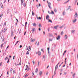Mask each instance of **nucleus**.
I'll use <instances>...</instances> for the list:
<instances>
[{
	"mask_svg": "<svg viewBox=\"0 0 78 78\" xmlns=\"http://www.w3.org/2000/svg\"><path fill=\"white\" fill-rule=\"evenodd\" d=\"M48 22H51V23H52V21L50 20H48Z\"/></svg>",
	"mask_w": 78,
	"mask_h": 78,
	"instance_id": "nucleus-29",
	"label": "nucleus"
},
{
	"mask_svg": "<svg viewBox=\"0 0 78 78\" xmlns=\"http://www.w3.org/2000/svg\"><path fill=\"white\" fill-rule=\"evenodd\" d=\"M66 14V13L64 12H63V16H64V15H65Z\"/></svg>",
	"mask_w": 78,
	"mask_h": 78,
	"instance_id": "nucleus-35",
	"label": "nucleus"
},
{
	"mask_svg": "<svg viewBox=\"0 0 78 78\" xmlns=\"http://www.w3.org/2000/svg\"><path fill=\"white\" fill-rule=\"evenodd\" d=\"M78 1V0H76L75 2V4H76V3H77V1Z\"/></svg>",
	"mask_w": 78,
	"mask_h": 78,
	"instance_id": "nucleus-40",
	"label": "nucleus"
},
{
	"mask_svg": "<svg viewBox=\"0 0 78 78\" xmlns=\"http://www.w3.org/2000/svg\"><path fill=\"white\" fill-rule=\"evenodd\" d=\"M6 30H7V29L6 28H5L4 30V33H5V32H6Z\"/></svg>",
	"mask_w": 78,
	"mask_h": 78,
	"instance_id": "nucleus-25",
	"label": "nucleus"
},
{
	"mask_svg": "<svg viewBox=\"0 0 78 78\" xmlns=\"http://www.w3.org/2000/svg\"><path fill=\"white\" fill-rule=\"evenodd\" d=\"M42 74V72L41 71H40L39 73V75H40V76H41Z\"/></svg>",
	"mask_w": 78,
	"mask_h": 78,
	"instance_id": "nucleus-11",
	"label": "nucleus"
},
{
	"mask_svg": "<svg viewBox=\"0 0 78 78\" xmlns=\"http://www.w3.org/2000/svg\"><path fill=\"white\" fill-rule=\"evenodd\" d=\"M47 3L48 4V6L49 7V8H50V9H51V3H50V2H49L48 1H47Z\"/></svg>",
	"mask_w": 78,
	"mask_h": 78,
	"instance_id": "nucleus-1",
	"label": "nucleus"
},
{
	"mask_svg": "<svg viewBox=\"0 0 78 78\" xmlns=\"http://www.w3.org/2000/svg\"><path fill=\"white\" fill-rule=\"evenodd\" d=\"M41 51H43V52H44V49H41Z\"/></svg>",
	"mask_w": 78,
	"mask_h": 78,
	"instance_id": "nucleus-51",
	"label": "nucleus"
},
{
	"mask_svg": "<svg viewBox=\"0 0 78 78\" xmlns=\"http://www.w3.org/2000/svg\"><path fill=\"white\" fill-rule=\"evenodd\" d=\"M4 40H5V38H4L2 41V42H4Z\"/></svg>",
	"mask_w": 78,
	"mask_h": 78,
	"instance_id": "nucleus-60",
	"label": "nucleus"
},
{
	"mask_svg": "<svg viewBox=\"0 0 78 78\" xmlns=\"http://www.w3.org/2000/svg\"><path fill=\"white\" fill-rule=\"evenodd\" d=\"M19 42V41H17L16 44H15V45H16L18 43V42Z\"/></svg>",
	"mask_w": 78,
	"mask_h": 78,
	"instance_id": "nucleus-36",
	"label": "nucleus"
},
{
	"mask_svg": "<svg viewBox=\"0 0 78 78\" xmlns=\"http://www.w3.org/2000/svg\"><path fill=\"white\" fill-rule=\"evenodd\" d=\"M65 37L66 39H67V35H66L65 36Z\"/></svg>",
	"mask_w": 78,
	"mask_h": 78,
	"instance_id": "nucleus-22",
	"label": "nucleus"
},
{
	"mask_svg": "<svg viewBox=\"0 0 78 78\" xmlns=\"http://www.w3.org/2000/svg\"><path fill=\"white\" fill-rule=\"evenodd\" d=\"M49 41H53V39L52 38H49Z\"/></svg>",
	"mask_w": 78,
	"mask_h": 78,
	"instance_id": "nucleus-17",
	"label": "nucleus"
},
{
	"mask_svg": "<svg viewBox=\"0 0 78 78\" xmlns=\"http://www.w3.org/2000/svg\"><path fill=\"white\" fill-rule=\"evenodd\" d=\"M45 55H44L43 58V61H45Z\"/></svg>",
	"mask_w": 78,
	"mask_h": 78,
	"instance_id": "nucleus-5",
	"label": "nucleus"
},
{
	"mask_svg": "<svg viewBox=\"0 0 78 78\" xmlns=\"http://www.w3.org/2000/svg\"><path fill=\"white\" fill-rule=\"evenodd\" d=\"M13 73H15V71L14 70H13Z\"/></svg>",
	"mask_w": 78,
	"mask_h": 78,
	"instance_id": "nucleus-45",
	"label": "nucleus"
},
{
	"mask_svg": "<svg viewBox=\"0 0 78 78\" xmlns=\"http://www.w3.org/2000/svg\"><path fill=\"white\" fill-rule=\"evenodd\" d=\"M32 16L34 15V12H33V11H32Z\"/></svg>",
	"mask_w": 78,
	"mask_h": 78,
	"instance_id": "nucleus-48",
	"label": "nucleus"
},
{
	"mask_svg": "<svg viewBox=\"0 0 78 78\" xmlns=\"http://www.w3.org/2000/svg\"><path fill=\"white\" fill-rule=\"evenodd\" d=\"M11 71H12V69H11V70H10V72H11Z\"/></svg>",
	"mask_w": 78,
	"mask_h": 78,
	"instance_id": "nucleus-63",
	"label": "nucleus"
},
{
	"mask_svg": "<svg viewBox=\"0 0 78 78\" xmlns=\"http://www.w3.org/2000/svg\"><path fill=\"white\" fill-rule=\"evenodd\" d=\"M46 18L47 20H49V15H47Z\"/></svg>",
	"mask_w": 78,
	"mask_h": 78,
	"instance_id": "nucleus-7",
	"label": "nucleus"
},
{
	"mask_svg": "<svg viewBox=\"0 0 78 78\" xmlns=\"http://www.w3.org/2000/svg\"><path fill=\"white\" fill-rule=\"evenodd\" d=\"M38 19H39V20H41V17H39Z\"/></svg>",
	"mask_w": 78,
	"mask_h": 78,
	"instance_id": "nucleus-57",
	"label": "nucleus"
},
{
	"mask_svg": "<svg viewBox=\"0 0 78 78\" xmlns=\"http://www.w3.org/2000/svg\"><path fill=\"white\" fill-rule=\"evenodd\" d=\"M4 43H3L1 45V48H2V47H3V45H4Z\"/></svg>",
	"mask_w": 78,
	"mask_h": 78,
	"instance_id": "nucleus-34",
	"label": "nucleus"
},
{
	"mask_svg": "<svg viewBox=\"0 0 78 78\" xmlns=\"http://www.w3.org/2000/svg\"><path fill=\"white\" fill-rule=\"evenodd\" d=\"M22 53H23V55H24V54H25V52H23H23H22Z\"/></svg>",
	"mask_w": 78,
	"mask_h": 78,
	"instance_id": "nucleus-53",
	"label": "nucleus"
},
{
	"mask_svg": "<svg viewBox=\"0 0 78 78\" xmlns=\"http://www.w3.org/2000/svg\"><path fill=\"white\" fill-rule=\"evenodd\" d=\"M55 72H56V71H55H55L54 72V75H56V73Z\"/></svg>",
	"mask_w": 78,
	"mask_h": 78,
	"instance_id": "nucleus-41",
	"label": "nucleus"
},
{
	"mask_svg": "<svg viewBox=\"0 0 78 78\" xmlns=\"http://www.w3.org/2000/svg\"><path fill=\"white\" fill-rule=\"evenodd\" d=\"M39 63H40L39 62H38V66H39Z\"/></svg>",
	"mask_w": 78,
	"mask_h": 78,
	"instance_id": "nucleus-44",
	"label": "nucleus"
},
{
	"mask_svg": "<svg viewBox=\"0 0 78 78\" xmlns=\"http://www.w3.org/2000/svg\"><path fill=\"white\" fill-rule=\"evenodd\" d=\"M22 45H20V48H22Z\"/></svg>",
	"mask_w": 78,
	"mask_h": 78,
	"instance_id": "nucleus-56",
	"label": "nucleus"
},
{
	"mask_svg": "<svg viewBox=\"0 0 78 78\" xmlns=\"http://www.w3.org/2000/svg\"><path fill=\"white\" fill-rule=\"evenodd\" d=\"M76 19L75 18L73 20V23H75V22H76Z\"/></svg>",
	"mask_w": 78,
	"mask_h": 78,
	"instance_id": "nucleus-8",
	"label": "nucleus"
},
{
	"mask_svg": "<svg viewBox=\"0 0 78 78\" xmlns=\"http://www.w3.org/2000/svg\"><path fill=\"white\" fill-rule=\"evenodd\" d=\"M3 13L2 12L1 13V15L0 16V19L2 18V17H3Z\"/></svg>",
	"mask_w": 78,
	"mask_h": 78,
	"instance_id": "nucleus-4",
	"label": "nucleus"
},
{
	"mask_svg": "<svg viewBox=\"0 0 78 78\" xmlns=\"http://www.w3.org/2000/svg\"><path fill=\"white\" fill-rule=\"evenodd\" d=\"M9 59L7 62V63H8V62H9Z\"/></svg>",
	"mask_w": 78,
	"mask_h": 78,
	"instance_id": "nucleus-50",
	"label": "nucleus"
},
{
	"mask_svg": "<svg viewBox=\"0 0 78 78\" xmlns=\"http://www.w3.org/2000/svg\"><path fill=\"white\" fill-rule=\"evenodd\" d=\"M64 34V32H63V31H62L61 33V35L62 36Z\"/></svg>",
	"mask_w": 78,
	"mask_h": 78,
	"instance_id": "nucleus-23",
	"label": "nucleus"
},
{
	"mask_svg": "<svg viewBox=\"0 0 78 78\" xmlns=\"http://www.w3.org/2000/svg\"><path fill=\"white\" fill-rule=\"evenodd\" d=\"M23 5H24V7H25V6H26V5L25 4V3H24Z\"/></svg>",
	"mask_w": 78,
	"mask_h": 78,
	"instance_id": "nucleus-37",
	"label": "nucleus"
},
{
	"mask_svg": "<svg viewBox=\"0 0 78 78\" xmlns=\"http://www.w3.org/2000/svg\"><path fill=\"white\" fill-rule=\"evenodd\" d=\"M49 50H50V48H48V53L49 54Z\"/></svg>",
	"mask_w": 78,
	"mask_h": 78,
	"instance_id": "nucleus-26",
	"label": "nucleus"
},
{
	"mask_svg": "<svg viewBox=\"0 0 78 78\" xmlns=\"http://www.w3.org/2000/svg\"><path fill=\"white\" fill-rule=\"evenodd\" d=\"M32 33H33L35 30V28H32Z\"/></svg>",
	"mask_w": 78,
	"mask_h": 78,
	"instance_id": "nucleus-10",
	"label": "nucleus"
},
{
	"mask_svg": "<svg viewBox=\"0 0 78 78\" xmlns=\"http://www.w3.org/2000/svg\"><path fill=\"white\" fill-rule=\"evenodd\" d=\"M32 25L33 26V27H36V23H34L32 24Z\"/></svg>",
	"mask_w": 78,
	"mask_h": 78,
	"instance_id": "nucleus-6",
	"label": "nucleus"
},
{
	"mask_svg": "<svg viewBox=\"0 0 78 78\" xmlns=\"http://www.w3.org/2000/svg\"><path fill=\"white\" fill-rule=\"evenodd\" d=\"M75 30H72L71 31V32L72 33H75Z\"/></svg>",
	"mask_w": 78,
	"mask_h": 78,
	"instance_id": "nucleus-20",
	"label": "nucleus"
},
{
	"mask_svg": "<svg viewBox=\"0 0 78 78\" xmlns=\"http://www.w3.org/2000/svg\"><path fill=\"white\" fill-rule=\"evenodd\" d=\"M28 76V74H26L25 76V77L26 78H27V77Z\"/></svg>",
	"mask_w": 78,
	"mask_h": 78,
	"instance_id": "nucleus-31",
	"label": "nucleus"
},
{
	"mask_svg": "<svg viewBox=\"0 0 78 78\" xmlns=\"http://www.w3.org/2000/svg\"><path fill=\"white\" fill-rule=\"evenodd\" d=\"M27 70H30V68H29L28 67V68H27Z\"/></svg>",
	"mask_w": 78,
	"mask_h": 78,
	"instance_id": "nucleus-61",
	"label": "nucleus"
},
{
	"mask_svg": "<svg viewBox=\"0 0 78 78\" xmlns=\"http://www.w3.org/2000/svg\"><path fill=\"white\" fill-rule=\"evenodd\" d=\"M2 62H1V64H0V66H2Z\"/></svg>",
	"mask_w": 78,
	"mask_h": 78,
	"instance_id": "nucleus-58",
	"label": "nucleus"
},
{
	"mask_svg": "<svg viewBox=\"0 0 78 78\" xmlns=\"http://www.w3.org/2000/svg\"><path fill=\"white\" fill-rule=\"evenodd\" d=\"M32 75H33V76L34 75V73H33V72L32 73Z\"/></svg>",
	"mask_w": 78,
	"mask_h": 78,
	"instance_id": "nucleus-59",
	"label": "nucleus"
},
{
	"mask_svg": "<svg viewBox=\"0 0 78 78\" xmlns=\"http://www.w3.org/2000/svg\"><path fill=\"white\" fill-rule=\"evenodd\" d=\"M27 22H26L25 23V27H26L25 29H26V28H27Z\"/></svg>",
	"mask_w": 78,
	"mask_h": 78,
	"instance_id": "nucleus-27",
	"label": "nucleus"
},
{
	"mask_svg": "<svg viewBox=\"0 0 78 78\" xmlns=\"http://www.w3.org/2000/svg\"><path fill=\"white\" fill-rule=\"evenodd\" d=\"M60 39V36L58 35V37H57V40H59Z\"/></svg>",
	"mask_w": 78,
	"mask_h": 78,
	"instance_id": "nucleus-9",
	"label": "nucleus"
},
{
	"mask_svg": "<svg viewBox=\"0 0 78 78\" xmlns=\"http://www.w3.org/2000/svg\"><path fill=\"white\" fill-rule=\"evenodd\" d=\"M70 0H68L67 1H66V2H65V3H68V2H69V1Z\"/></svg>",
	"mask_w": 78,
	"mask_h": 78,
	"instance_id": "nucleus-28",
	"label": "nucleus"
},
{
	"mask_svg": "<svg viewBox=\"0 0 78 78\" xmlns=\"http://www.w3.org/2000/svg\"><path fill=\"white\" fill-rule=\"evenodd\" d=\"M75 73H74V74L73 75V78H74V77H75Z\"/></svg>",
	"mask_w": 78,
	"mask_h": 78,
	"instance_id": "nucleus-43",
	"label": "nucleus"
},
{
	"mask_svg": "<svg viewBox=\"0 0 78 78\" xmlns=\"http://www.w3.org/2000/svg\"><path fill=\"white\" fill-rule=\"evenodd\" d=\"M30 41L32 42H35V41H36L35 39H33V38H31V39L30 40Z\"/></svg>",
	"mask_w": 78,
	"mask_h": 78,
	"instance_id": "nucleus-3",
	"label": "nucleus"
},
{
	"mask_svg": "<svg viewBox=\"0 0 78 78\" xmlns=\"http://www.w3.org/2000/svg\"><path fill=\"white\" fill-rule=\"evenodd\" d=\"M39 45V41H38L37 43V45Z\"/></svg>",
	"mask_w": 78,
	"mask_h": 78,
	"instance_id": "nucleus-47",
	"label": "nucleus"
},
{
	"mask_svg": "<svg viewBox=\"0 0 78 78\" xmlns=\"http://www.w3.org/2000/svg\"><path fill=\"white\" fill-rule=\"evenodd\" d=\"M21 3H23V1L21 0Z\"/></svg>",
	"mask_w": 78,
	"mask_h": 78,
	"instance_id": "nucleus-49",
	"label": "nucleus"
},
{
	"mask_svg": "<svg viewBox=\"0 0 78 78\" xmlns=\"http://www.w3.org/2000/svg\"><path fill=\"white\" fill-rule=\"evenodd\" d=\"M32 62L33 63V64L34 65V60H33L32 61Z\"/></svg>",
	"mask_w": 78,
	"mask_h": 78,
	"instance_id": "nucleus-39",
	"label": "nucleus"
},
{
	"mask_svg": "<svg viewBox=\"0 0 78 78\" xmlns=\"http://www.w3.org/2000/svg\"><path fill=\"white\" fill-rule=\"evenodd\" d=\"M54 11L55 12H57V10H56V9L54 8Z\"/></svg>",
	"mask_w": 78,
	"mask_h": 78,
	"instance_id": "nucleus-15",
	"label": "nucleus"
},
{
	"mask_svg": "<svg viewBox=\"0 0 78 78\" xmlns=\"http://www.w3.org/2000/svg\"><path fill=\"white\" fill-rule=\"evenodd\" d=\"M47 30H48V31L49 32L50 31V28H48V29H47Z\"/></svg>",
	"mask_w": 78,
	"mask_h": 78,
	"instance_id": "nucleus-46",
	"label": "nucleus"
},
{
	"mask_svg": "<svg viewBox=\"0 0 78 78\" xmlns=\"http://www.w3.org/2000/svg\"><path fill=\"white\" fill-rule=\"evenodd\" d=\"M13 29H14V27L13 26L12 27V34H11V36L12 37V36L14 34H13Z\"/></svg>",
	"mask_w": 78,
	"mask_h": 78,
	"instance_id": "nucleus-2",
	"label": "nucleus"
},
{
	"mask_svg": "<svg viewBox=\"0 0 78 78\" xmlns=\"http://www.w3.org/2000/svg\"><path fill=\"white\" fill-rule=\"evenodd\" d=\"M58 26H55L54 27V28H55V29H57L58 28Z\"/></svg>",
	"mask_w": 78,
	"mask_h": 78,
	"instance_id": "nucleus-12",
	"label": "nucleus"
},
{
	"mask_svg": "<svg viewBox=\"0 0 78 78\" xmlns=\"http://www.w3.org/2000/svg\"><path fill=\"white\" fill-rule=\"evenodd\" d=\"M29 48L28 49V51H30V50H31V46H29Z\"/></svg>",
	"mask_w": 78,
	"mask_h": 78,
	"instance_id": "nucleus-13",
	"label": "nucleus"
},
{
	"mask_svg": "<svg viewBox=\"0 0 78 78\" xmlns=\"http://www.w3.org/2000/svg\"><path fill=\"white\" fill-rule=\"evenodd\" d=\"M32 77H33V76H31L29 77V78H32Z\"/></svg>",
	"mask_w": 78,
	"mask_h": 78,
	"instance_id": "nucleus-62",
	"label": "nucleus"
},
{
	"mask_svg": "<svg viewBox=\"0 0 78 78\" xmlns=\"http://www.w3.org/2000/svg\"><path fill=\"white\" fill-rule=\"evenodd\" d=\"M51 14H54V12H53V11H51Z\"/></svg>",
	"mask_w": 78,
	"mask_h": 78,
	"instance_id": "nucleus-33",
	"label": "nucleus"
},
{
	"mask_svg": "<svg viewBox=\"0 0 78 78\" xmlns=\"http://www.w3.org/2000/svg\"><path fill=\"white\" fill-rule=\"evenodd\" d=\"M8 57V56H7V57H6V58H5V60H6V59H7Z\"/></svg>",
	"mask_w": 78,
	"mask_h": 78,
	"instance_id": "nucleus-54",
	"label": "nucleus"
},
{
	"mask_svg": "<svg viewBox=\"0 0 78 78\" xmlns=\"http://www.w3.org/2000/svg\"><path fill=\"white\" fill-rule=\"evenodd\" d=\"M26 69H25V70H27V69H28V65H26Z\"/></svg>",
	"mask_w": 78,
	"mask_h": 78,
	"instance_id": "nucleus-16",
	"label": "nucleus"
},
{
	"mask_svg": "<svg viewBox=\"0 0 78 78\" xmlns=\"http://www.w3.org/2000/svg\"><path fill=\"white\" fill-rule=\"evenodd\" d=\"M38 26L39 28H41V23H39V24H38Z\"/></svg>",
	"mask_w": 78,
	"mask_h": 78,
	"instance_id": "nucleus-14",
	"label": "nucleus"
},
{
	"mask_svg": "<svg viewBox=\"0 0 78 78\" xmlns=\"http://www.w3.org/2000/svg\"><path fill=\"white\" fill-rule=\"evenodd\" d=\"M1 6L2 8H3V4H2V2L1 3Z\"/></svg>",
	"mask_w": 78,
	"mask_h": 78,
	"instance_id": "nucleus-18",
	"label": "nucleus"
},
{
	"mask_svg": "<svg viewBox=\"0 0 78 78\" xmlns=\"http://www.w3.org/2000/svg\"><path fill=\"white\" fill-rule=\"evenodd\" d=\"M59 63H60V62H58V63L56 65V66H58L59 64Z\"/></svg>",
	"mask_w": 78,
	"mask_h": 78,
	"instance_id": "nucleus-52",
	"label": "nucleus"
},
{
	"mask_svg": "<svg viewBox=\"0 0 78 78\" xmlns=\"http://www.w3.org/2000/svg\"><path fill=\"white\" fill-rule=\"evenodd\" d=\"M6 22H5V23L4 24V25H3L4 27H5V26H6Z\"/></svg>",
	"mask_w": 78,
	"mask_h": 78,
	"instance_id": "nucleus-32",
	"label": "nucleus"
},
{
	"mask_svg": "<svg viewBox=\"0 0 78 78\" xmlns=\"http://www.w3.org/2000/svg\"><path fill=\"white\" fill-rule=\"evenodd\" d=\"M38 30H39V31H41V28H39L38 29Z\"/></svg>",
	"mask_w": 78,
	"mask_h": 78,
	"instance_id": "nucleus-64",
	"label": "nucleus"
},
{
	"mask_svg": "<svg viewBox=\"0 0 78 78\" xmlns=\"http://www.w3.org/2000/svg\"><path fill=\"white\" fill-rule=\"evenodd\" d=\"M37 72H38V69L36 68L35 70V72L37 73Z\"/></svg>",
	"mask_w": 78,
	"mask_h": 78,
	"instance_id": "nucleus-21",
	"label": "nucleus"
},
{
	"mask_svg": "<svg viewBox=\"0 0 78 78\" xmlns=\"http://www.w3.org/2000/svg\"><path fill=\"white\" fill-rule=\"evenodd\" d=\"M29 53H30V52H29V51H28L26 53V55H29Z\"/></svg>",
	"mask_w": 78,
	"mask_h": 78,
	"instance_id": "nucleus-24",
	"label": "nucleus"
},
{
	"mask_svg": "<svg viewBox=\"0 0 78 78\" xmlns=\"http://www.w3.org/2000/svg\"><path fill=\"white\" fill-rule=\"evenodd\" d=\"M21 63H22V62H20L19 63V65H20H20H21Z\"/></svg>",
	"mask_w": 78,
	"mask_h": 78,
	"instance_id": "nucleus-42",
	"label": "nucleus"
},
{
	"mask_svg": "<svg viewBox=\"0 0 78 78\" xmlns=\"http://www.w3.org/2000/svg\"><path fill=\"white\" fill-rule=\"evenodd\" d=\"M58 66H56V65L55 66V71H56V69H58Z\"/></svg>",
	"mask_w": 78,
	"mask_h": 78,
	"instance_id": "nucleus-19",
	"label": "nucleus"
},
{
	"mask_svg": "<svg viewBox=\"0 0 78 78\" xmlns=\"http://www.w3.org/2000/svg\"><path fill=\"white\" fill-rule=\"evenodd\" d=\"M67 74V73H65L64 74V75H66Z\"/></svg>",
	"mask_w": 78,
	"mask_h": 78,
	"instance_id": "nucleus-55",
	"label": "nucleus"
},
{
	"mask_svg": "<svg viewBox=\"0 0 78 78\" xmlns=\"http://www.w3.org/2000/svg\"><path fill=\"white\" fill-rule=\"evenodd\" d=\"M70 8H71V6H69L68 8V9H70Z\"/></svg>",
	"mask_w": 78,
	"mask_h": 78,
	"instance_id": "nucleus-38",
	"label": "nucleus"
},
{
	"mask_svg": "<svg viewBox=\"0 0 78 78\" xmlns=\"http://www.w3.org/2000/svg\"><path fill=\"white\" fill-rule=\"evenodd\" d=\"M38 55H41V52L40 51H39L38 52Z\"/></svg>",
	"mask_w": 78,
	"mask_h": 78,
	"instance_id": "nucleus-30",
	"label": "nucleus"
}]
</instances>
